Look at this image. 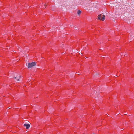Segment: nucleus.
Listing matches in <instances>:
<instances>
[{"instance_id":"nucleus-2","label":"nucleus","mask_w":134,"mask_h":134,"mask_svg":"<svg viewBox=\"0 0 134 134\" xmlns=\"http://www.w3.org/2000/svg\"><path fill=\"white\" fill-rule=\"evenodd\" d=\"M104 15L102 14L99 15L98 16V19L102 21H104Z\"/></svg>"},{"instance_id":"nucleus-3","label":"nucleus","mask_w":134,"mask_h":134,"mask_svg":"<svg viewBox=\"0 0 134 134\" xmlns=\"http://www.w3.org/2000/svg\"><path fill=\"white\" fill-rule=\"evenodd\" d=\"M21 77V76L20 75H18L17 76L14 77V78L16 79L17 81H19V79Z\"/></svg>"},{"instance_id":"nucleus-1","label":"nucleus","mask_w":134,"mask_h":134,"mask_svg":"<svg viewBox=\"0 0 134 134\" xmlns=\"http://www.w3.org/2000/svg\"><path fill=\"white\" fill-rule=\"evenodd\" d=\"M36 64L35 62H32L31 63H28V64L27 67L29 68H30L33 66H35Z\"/></svg>"},{"instance_id":"nucleus-4","label":"nucleus","mask_w":134,"mask_h":134,"mask_svg":"<svg viewBox=\"0 0 134 134\" xmlns=\"http://www.w3.org/2000/svg\"><path fill=\"white\" fill-rule=\"evenodd\" d=\"M24 126L26 127V128L27 129H28L30 127V125L29 124H25L24 125Z\"/></svg>"},{"instance_id":"nucleus-5","label":"nucleus","mask_w":134,"mask_h":134,"mask_svg":"<svg viewBox=\"0 0 134 134\" xmlns=\"http://www.w3.org/2000/svg\"><path fill=\"white\" fill-rule=\"evenodd\" d=\"M81 11L80 10H78L77 12V13L79 15L81 14Z\"/></svg>"}]
</instances>
